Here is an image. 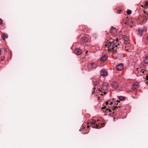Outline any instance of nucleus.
Returning <instances> with one entry per match:
<instances>
[{"instance_id": "6", "label": "nucleus", "mask_w": 148, "mask_h": 148, "mask_svg": "<svg viewBox=\"0 0 148 148\" xmlns=\"http://www.w3.org/2000/svg\"><path fill=\"white\" fill-rule=\"evenodd\" d=\"M123 65L122 63L119 64L116 66V69L118 71H121L123 69Z\"/></svg>"}, {"instance_id": "34", "label": "nucleus", "mask_w": 148, "mask_h": 148, "mask_svg": "<svg viewBox=\"0 0 148 148\" xmlns=\"http://www.w3.org/2000/svg\"><path fill=\"white\" fill-rule=\"evenodd\" d=\"M87 52H88V51H87L86 52V53H87Z\"/></svg>"}, {"instance_id": "5", "label": "nucleus", "mask_w": 148, "mask_h": 148, "mask_svg": "<svg viewBox=\"0 0 148 148\" xmlns=\"http://www.w3.org/2000/svg\"><path fill=\"white\" fill-rule=\"evenodd\" d=\"M75 53L77 55H80L82 52L81 50L80 49L78 48H75Z\"/></svg>"}, {"instance_id": "7", "label": "nucleus", "mask_w": 148, "mask_h": 148, "mask_svg": "<svg viewBox=\"0 0 148 148\" xmlns=\"http://www.w3.org/2000/svg\"><path fill=\"white\" fill-rule=\"evenodd\" d=\"M96 64L94 63H90L88 65V69H93L94 68L95 69L97 67V66L94 67V66Z\"/></svg>"}, {"instance_id": "23", "label": "nucleus", "mask_w": 148, "mask_h": 148, "mask_svg": "<svg viewBox=\"0 0 148 148\" xmlns=\"http://www.w3.org/2000/svg\"><path fill=\"white\" fill-rule=\"evenodd\" d=\"M114 110L116 109V108H118V107H117V106H116L115 107H114Z\"/></svg>"}, {"instance_id": "22", "label": "nucleus", "mask_w": 148, "mask_h": 148, "mask_svg": "<svg viewBox=\"0 0 148 148\" xmlns=\"http://www.w3.org/2000/svg\"><path fill=\"white\" fill-rule=\"evenodd\" d=\"M106 110H108V111H109L110 112H111V110L110 109H108V108H107L106 109Z\"/></svg>"}, {"instance_id": "11", "label": "nucleus", "mask_w": 148, "mask_h": 148, "mask_svg": "<svg viewBox=\"0 0 148 148\" xmlns=\"http://www.w3.org/2000/svg\"><path fill=\"white\" fill-rule=\"evenodd\" d=\"M101 76H106L107 74V72L103 70H102L101 71Z\"/></svg>"}, {"instance_id": "26", "label": "nucleus", "mask_w": 148, "mask_h": 148, "mask_svg": "<svg viewBox=\"0 0 148 148\" xmlns=\"http://www.w3.org/2000/svg\"><path fill=\"white\" fill-rule=\"evenodd\" d=\"M141 6L142 7H143V8H144L145 7V5L144 6L143 5H141Z\"/></svg>"}, {"instance_id": "12", "label": "nucleus", "mask_w": 148, "mask_h": 148, "mask_svg": "<svg viewBox=\"0 0 148 148\" xmlns=\"http://www.w3.org/2000/svg\"><path fill=\"white\" fill-rule=\"evenodd\" d=\"M138 34L141 36L144 31V30L142 28H139L138 29Z\"/></svg>"}, {"instance_id": "24", "label": "nucleus", "mask_w": 148, "mask_h": 148, "mask_svg": "<svg viewBox=\"0 0 148 148\" xmlns=\"http://www.w3.org/2000/svg\"><path fill=\"white\" fill-rule=\"evenodd\" d=\"M112 103H113V102L112 101V102H110V105H112Z\"/></svg>"}, {"instance_id": "8", "label": "nucleus", "mask_w": 148, "mask_h": 148, "mask_svg": "<svg viewBox=\"0 0 148 148\" xmlns=\"http://www.w3.org/2000/svg\"><path fill=\"white\" fill-rule=\"evenodd\" d=\"M112 88H117L119 87L118 83L116 82H113L112 84Z\"/></svg>"}, {"instance_id": "16", "label": "nucleus", "mask_w": 148, "mask_h": 148, "mask_svg": "<svg viewBox=\"0 0 148 148\" xmlns=\"http://www.w3.org/2000/svg\"><path fill=\"white\" fill-rule=\"evenodd\" d=\"M145 7L148 8V1H145Z\"/></svg>"}, {"instance_id": "28", "label": "nucleus", "mask_w": 148, "mask_h": 148, "mask_svg": "<svg viewBox=\"0 0 148 148\" xmlns=\"http://www.w3.org/2000/svg\"><path fill=\"white\" fill-rule=\"evenodd\" d=\"M1 49H0V55H1Z\"/></svg>"}, {"instance_id": "36", "label": "nucleus", "mask_w": 148, "mask_h": 148, "mask_svg": "<svg viewBox=\"0 0 148 148\" xmlns=\"http://www.w3.org/2000/svg\"><path fill=\"white\" fill-rule=\"evenodd\" d=\"M144 73V71H143V73Z\"/></svg>"}, {"instance_id": "25", "label": "nucleus", "mask_w": 148, "mask_h": 148, "mask_svg": "<svg viewBox=\"0 0 148 148\" xmlns=\"http://www.w3.org/2000/svg\"><path fill=\"white\" fill-rule=\"evenodd\" d=\"M106 104H108V101H106Z\"/></svg>"}, {"instance_id": "2", "label": "nucleus", "mask_w": 148, "mask_h": 148, "mask_svg": "<svg viewBox=\"0 0 148 148\" xmlns=\"http://www.w3.org/2000/svg\"><path fill=\"white\" fill-rule=\"evenodd\" d=\"M109 86L108 84L107 83L104 82L101 88L102 90L104 91L103 93L105 94L107 93L106 92Z\"/></svg>"}, {"instance_id": "17", "label": "nucleus", "mask_w": 148, "mask_h": 148, "mask_svg": "<svg viewBox=\"0 0 148 148\" xmlns=\"http://www.w3.org/2000/svg\"><path fill=\"white\" fill-rule=\"evenodd\" d=\"M132 11L130 10H128L127 11V13L128 15H130L132 13Z\"/></svg>"}, {"instance_id": "32", "label": "nucleus", "mask_w": 148, "mask_h": 148, "mask_svg": "<svg viewBox=\"0 0 148 148\" xmlns=\"http://www.w3.org/2000/svg\"><path fill=\"white\" fill-rule=\"evenodd\" d=\"M105 108H102V109H103Z\"/></svg>"}, {"instance_id": "20", "label": "nucleus", "mask_w": 148, "mask_h": 148, "mask_svg": "<svg viewBox=\"0 0 148 148\" xmlns=\"http://www.w3.org/2000/svg\"><path fill=\"white\" fill-rule=\"evenodd\" d=\"M5 58V57L4 56H3L1 59V60L2 61H3L4 59Z\"/></svg>"}, {"instance_id": "29", "label": "nucleus", "mask_w": 148, "mask_h": 148, "mask_svg": "<svg viewBox=\"0 0 148 148\" xmlns=\"http://www.w3.org/2000/svg\"><path fill=\"white\" fill-rule=\"evenodd\" d=\"M118 101V103L116 104H117V105L118 104V103L120 102V101Z\"/></svg>"}, {"instance_id": "3", "label": "nucleus", "mask_w": 148, "mask_h": 148, "mask_svg": "<svg viewBox=\"0 0 148 148\" xmlns=\"http://www.w3.org/2000/svg\"><path fill=\"white\" fill-rule=\"evenodd\" d=\"M96 122V121L95 120H92L91 121V126L92 128L96 129H99V128L98 127V125L97 124H95Z\"/></svg>"}, {"instance_id": "14", "label": "nucleus", "mask_w": 148, "mask_h": 148, "mask_svg": "<svg viewBox=\"0 0 148 148\" xmlns=\"http://www.w3.org/2000/svg\"><path fill=\"white\" fill-rule=\"evenodd\" d=\"M1 37H2V39L3 40H5V37L6 38H8V37L4 33H2L1 35Z\"/></svg>"}, {"instance_id": "21", "label": "nucleus", "mask_w": 148, "mask_h": 148, "mask_svg": "<svg viewBox=\"0 0 148 148\" xmlns=\"http://www.w3.org/2000/svg\"><path fill=\"white\" fill-rule=\"evenodd\" d=\"M114 29V27L113 26H112L110 27V30H113Z\"/></svg>"}, {"instance_id": "33", "label": "nucleus", "mask_w": 148, "mask_h": 148, "mask_svg": "<svg viewBox=\"0 0 148 148\" xmlns=\"http://www.w3.org/2000/svg\"><path fill=\"white\" fill-rule=\"evenodd\" d=\"M114 119H115V118H114V121H115V120Z\"/></svg>"}, {"instance_id": "15", "label": "nucleus", "mask_w": 148, "mask_h": 148, "mask_svg": "<svg viewBox=\"0 0 148 148\" xmlns=\"http://www.w3.org/2000/svg\"><path fill=\"white\" fill-rule=\"evenodd\" d=\"M93 84L94 86H96L99 83V82L97 81H95V82L93 81Z\"/></svg>"}, {"instance_id": "35", "label": "nucleus", "mask_w": 148, "mask_h": 148, "mask_svg": "<svg viewBox=\"0 0 148 148\" xmlns=\"http://www.w3.org/2000/svg\"><path fill=\"white\" fill-rule=\"evenodd\" d=\"M96 88H94V89H95Z\"/></svg>"}, {"instance_id": "30", "label": "nucleus", "mask_w": 148, "mask_h": 148, "mask_svg": "<svg viewBox=\"0 0 148 148\" xmlns=\"http://www.w3.org/2000/svg\"><path fill=\"white\" fill-rule=\"evenodd\" d=\"M118 12L120 13V11L119 10L118 11Z\"/></svg>"}, {"instance_id": "9", "label": "nucleus", "mask_w": 148, "mask_h": 148, "mask_svg": "<svg viewBox=\"0 0 148 148\" xmlns=\"http://www.w3.org/2000/svg\"><path fill=\"white\" fill-rule=\"evenodd\" d=\"M89 40V38L86 36L83 37L82 38V41L84 43L87 42Z\"/></svg>"}, {"instance_id": "27", "label": "nucleus", "mask_w": 148, "mask_h": 148, "mask_svg": "<svg viewBox=\"0 0 148 148\" xmlns=\"http://www.w3.org/2000/svg\"><path fill=\"white\" fill-rule=\"evenodd\" d=\"M89 127H90V126H89V125H87V127H88V128H89Z\"/></svg>"}, {"instance_id": "19", "label": "nucleus", "mask_w": 148, "mask_h": 148, "mask_svg": "<svg viewBox=\"0 0 148 148\" xmlns=\"http://www.w3.org/2000/svg\"><path fill=\"white\" fill-rule=\"evenodd\" d=\"M3 23V21L0 18V24H1Z\"/></svg>"}, {"instance_id": "31", "label": "nucleus", "mask_w": 148, "mask_h": 148, "mask_svg": "<svg viewBox=\"0 0 148 148\" xmlns=\"http://www.w3.org/2000/svg\"><path fill=\"white\" fill-rule=\"evenodd\" d=\"M5 51H6V48H5Z\"/></svg>"}, {"instance_id": "10", "label": "nucleus", "mask_w": 148, "mask_h": 148, "mask_svg": "<svg viewBox=\"0 0 148 148\" xmlns=\"http://www.w3.org/2000/svg\"><path fill=\"white\" fill-rule=\"evenodd\" d=\"M107 58V56L106 55H104L101 57L100 60L102 62H104L106 60Z\"/></svg>"}, {"instance_id": "1", "label": "nucleus", "mask_w": 148, "mask_h": 148, "mask_svg": "<svg viewBox=\"0 0 148 148\" xmlns=\"http://www.w3.org/2000/svg\"><path fill=\"white\" fill-rule=\"evenodd\" d=\"M116 42V41H114L110 43L108 46V49L109 51H111L112 50H115L117 49L118 45Z\"/></svg>"}, {"instance_id": "4", "label": "nucleus", "mask_w": 148, "mask_h": 148, "mask_svg": "<svg viewBox=\"0 0 148 148\" xmlns=\"http://www.w3.org/2000/svg\"><path fill=\"white\" fill-rule=\"evenodd\" d=\"M139 86L137 82H136L133 84L132 86V89H136L139 88Z\"/></svg>"}, {"instance_id": "13", "label": "nucleus", "mask_w": 148, "mask_h": 148, "mask_svg": "<svg viewBox=\"0 0 148 148\" xmlns=\"http://www.w3.org/2000/svg\"><path fill=\"white\" fill-rule=\"evenodd\" d=\"M143 62L145 64H148V56H146L144 58Z\"/></svg>"}, {"instance_id": "18", "label": "nucleus", "mask_w": 148, "mask_h": 148, "mask_svg": "<svg viewBox=\"0 0 148 148\" xmlns=\"http://www.w3.org/2000/svg\"><path fill=\"white\" fill-rule=\"evenodd\" d=\"M119 99L121 101H123L124 99V97L122 96H120L119 97Z\"/></svg>"}]
</instances>
